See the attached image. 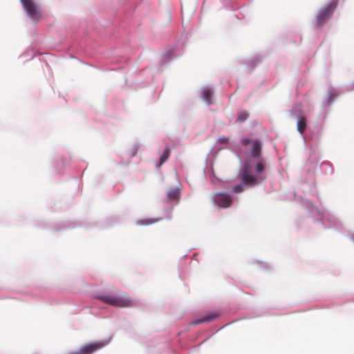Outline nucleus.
<instances>
[{"label": "nucleus", "instance_id": "1", "mask_svg": "<svg viewBox=\"0 0 354 354\" xmlns=\"http://www.w3.org/2000/svg\"><path fill=\"white\" fill-rule=\"evenodd\" d=\"M241 144L245 147L252 145L251 156L246 158L244 161H242L241 158H239L241 165L239 176L241 183L231 187L230 193L221 192L214 195L213 202L219 208H227L231 206L235 199L232 194L241 193L244 191L245 187H256L266 179L263 172L265 170L266 162L265 158L261 156V141L243 136L241 138Z\"/></svg>", "mask_w": 354, "mask_h": 354}, {"label": "nucleus", "instance_id": "2", "mask_svg": "<svg viewBox=\"0 0 354 354\" xmlns=\"http://www.w3.org/2000/svg\"><path fill=\"white\" fill-rule=\"evenodd\" d=\"M292 115L297 119V130L303 138L304 142L309 147L310 151L308 160L304 166L307 172V180L310 183L309 191L310 194L315 195L317 194L316 187L314 185V180L316 176V171L318 162L320 159V152L317 148L318 145L321 142L323 129L326 120H323L317 118V121L310 125L308 129L307 135L305 132L307 129V118L306 115L301 109L300 104H296L292 106L291 109Z\"/></svg>", "mask_w": 354, "mask_h": 354}, {"label": "nucleus", "instance_id": "3", "mask_svg": "<svg viewBox=\"0 0 354 354\" xmlns=\"http://www.w3.org/2000/svg\"><path fill=\"white\" fill-rule=\"evenodd\" d=\"M301 205L308 212L319 227L323 229H339L342 227L340 220L328 210L318 207L308 198H301Z\"/></svg>", "mask_w": 354, "mask_h": 354}, {"label": "nucleus", "instance_id": "4", "mask_svg": "<svg viewBox=\"0 0 354 354\" xmlns=\"http://www.w3.org/2000/svg\"><path fill=\"white\" fill-rule=\"evenodd\" d=\"M352 91H354V82L340 88L330 87L328 88L326 95L321 101V110L318 117L322 121L326 120L335 99L338 96Z\"/></svg>", "mask_w": 354, "mask_h": 354}, {"label": "nucleus", "instance_id": "5", "mask_svg": "<svg viewBox=\"0 0 354 354\" xmlns=\"http://www.w3.org/2000/svg\"><path fill=\"white\" fill-rule=\"evenodd\" d=\"M338 0H330L317 10L314 19V26L315 28H322L332 19L334 12L338 6Z\"/></svg>", "mask_w": 354, "mask_h": 354}, {"label": "nucleus", "instance_id": "6", "mask_svg": "<svg viewBox=\"0 0 354 354\" xmlns=\"http://www.w3.org/2000/svg\"><path fill=\"white\" fill-rule=\"evenodd\" d=\"M92 297L106 304L116 307H126L131 304V300L124 294L112 295L106 292H96L93 293Z\"/></svg>", "mask_w": 354, "mask_h": 354}, {"label": "nucleus", "instance_id": "7", "mask_svg": "<svg viewBox=\"0 0 354 354\" xmlns=\"http://www.w3.org/2000/svg\"><path fill=\"white\" fill-rule=\"evenodd\" d=\"M185 41L178 40L174 46H169L161 55L159 62L161 66L167 65L183 53Z\"/></svg>", "mask_w": 354, "mask_h": 354}, {"label": "nucleus", "instance_id": "8", "mask_svg": "<svg viewBox=\"0 0 354 354\" xmlns=\"http://www.w3.org/2000/svg\"><path fill=\"white\" fill-rule=\"evenodd\" d=\"M20 2L28 17L34 22L41 17V9L34 0H20Z\"/></svg>", "mask_w": 354, "mask_h": 354}, {"label": "nucleus", "instance_id": "9", "mask_svg": "<svg viewBox=\"0 0 354 354\" xmlns=\"http://www.w3.org/2000/svg\"><path fill=\"white\" fill-rule=\"evenodd\" d=\"M219 317L220 313L218 311H211L203 316L193 319L190 322V325L196 326L203 323H209L218 319Z\"/></svg>", "mask_w": 354, "mask_h": 354}, {"label": "nucleus", "instance_id": "10", "mask_svg": "<svg viewBox=\"0 0 354 354\" xmlns=\"http://www.w3.org/2000/svg\"><path fill=\"white\" fill-rule=\"evenodd\" d=\"M198 94L207 106H210L213 104L212 97L214 94V88L211 86H203L198 91Z\"/></svg>", "mask_w": 354, "mask_h": 354}, {"label": "nucleus", "instance_id": "11", "mask_svg": "<svg viewBox=\"0 0 354 354\" xmlns=\"http://www.w3.org/2000/svg\"><path fill=\"white\" fill-rule=\"evenodd\" d=\"M112 339V337L99 341L90 342V354L108 345Z\"/></svg>", "mask_w": 354, "mask_h": 354}, {"label": "nucleus", "instance_id": "12", "mask_svg": "<svg viewBox=\"0 0 354 354\" xmlns=\"http://www.w3.org/2000/svg\"><path fill=\"white\" fill-rule=\"evenodd\" d=\"M263 60V57L260 54H256L247 59L244 64L249 69H253L258 66Z\"/></svg>", "mask_w": 354, "mask_h": 354}, {"label": "nucleus", "instance_id": "13", "mask_svg": "<svg viewBox=\"0 0 354 354\" xmlns=\"http://www.w3.org/2000/svg\"><path fill=\"white\" fill-rule=\"evenodd\" d=\"M180 198V188L173 187L167 190L166 192L167 201H171L173 200H177L178 201Z\"/></svg>", "mask_w": 354, "mask_h": 354}, {"label": "nucleus", "instance_id": "14", "mask_svg": "<svg viewBox=\"0 0 354 354\" xmlns=\"http://www.w3.org/2000/svg\"><path fill=\"white\" fill-rule=\"evenodd\" d=\"M319 168L321 172L326 176L332 175L334 171L333 165L328 161L322 162L319 165Z\"/></svg>", "mask_w": 354, "mask_h": 354}, {"label": "nucleus", "instance_id": "15", "mask_svg": "<svg viewBox=\"0 0 354 354\" xmlns=\"http://www.w3.org/2000/svg\"><path fill=\"white\" fill-rule=\"evenodd\" d=\"M170 155V149L168 146H166L159 158V161L156 163V167L160 168L169 158Z\"/></svg>", "mask_w": 354, "mask_h": 354}, {"label": "nucleus", "instance_id": "16", "mask_svg": "<svg viewBox=\"0 0 354 354\" xmlns=\"http://www.w3.org/2000/svg\"><path fill=\"white\" fill-rule=\"evenodd\" d=\"M162 220V218H143L140 219L136 221V224L138 225H149L155 223H157L160 221Z\"/></svg>", "mask_w": 354, "mask_h": 354}, {"label": "nucleus", "instance_id": "17", "mask_svg": "<svg viewBox=\"0 0 354 354\" xmlns=\"http://www.w3.org/2000/svg\"><path fill=\"white\" fill-rule=\"evenodd\" d=\"M249 118V113L245 110H241L238 112L237 118L236 119V122L237 123H243L245 122Z\"/></svg>", "mask_w": 354, "mask_h": 354}, {"label": "nucleus", "instance_id": "18", "mask_svg": "<svg viewBox=\"0 0 354 354\" xmlns=\"http://www.w3.org/2000/svg\"><path fill=\"white\" fill-rule=\"evenodd\" d=\"M140 144H135L134 145H133L129 151V156L131 157L136 156L137 155L138 150L140 149Z\"/></svg>", "mask_w": 354, "mask_h": 354}, {"label": "nucleus", "instance_id": "19", "mask_svg": "<svg viewBox=\"0 0 354 354\" xmlns=\"http://www.w3.org/2000/svg\"><path fill=\"white\" fill-rule=\"evenodd\" d=\"M64 166V158L62 156H59L56 159V165L55 166V170L58 171L59 169Z\"/></svg>", "mask_w": 354, "mask_h": 354}, {"label": "nucleus", "instance_id": "20", "mask_svg": "<svg viewBox=\"0 0 354 354\" xmlns=\"http://www.w3.org/2000/svg\"><path fill=\"white\" fill-rule=\"evenodd\" d=\"M262 315H263V313L259 310H255L251 314L246 316L245 318L246 319H252V318L261 317Z\"/></svg>", "mask_w": 354, "mask_h": 354}, {"label": "nucleus", "instance_id": "21", "mask_svg": "<svg viewBox=\"0 0 354 354\" xmlns=\"http://www.w3.org/2000/svg\"><path fill=\"white\" fill-rule=\"evenodd\" d=\"M257 264L258 265V266L260 268H261L263 270H269L271 268V266L269 264H268L267 263L259 261H257Z\"/></svg>", "mask_w": 354, "mask_h": 354}, {"label": "nucleus", "instance_id": "22", "mask_svg": "<svg viewBox=\"0 0 354 354\" xmlns=\"http://www.w3.org/2000/svg\"><path fill=\"white\" fill-rule=\"evenodd\" d=\"M227 140L228 139L227 138L223 136L218 140V142L221 144H225L227 142Z\"/></svg>", "mask_w": 354, "mask_h": 354}, {"label": "nucleus", "instance_id": "23", "mask_svg": "<svg viewBox=\"0 0 354 354\" xmlns=\"http://www.w3.org/2000/svg\"><path fill=\"white\" fill-rule=\"evenodd\" d=\"M206 169H207V171H208L209 170H210V171H212V167H211V168H209V169L207 167V168H206Z\"/></svg>", "mask_w": 354, "mask_h": 354}, {"label": "nucleus", "instance_id": "24", "mask_svg": "<svg viewBox=\"0 0 354 354\" xmlns=\"http://www.w3.org/2000/svg\"><path fill=\"white\" fill-rule=\"evenodd\" d=\"M171 218V213L169 214V216L167 217V219H170Z\"/></svg>", "mask_w": 354, "mask_h": 354}]
</instances>
